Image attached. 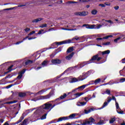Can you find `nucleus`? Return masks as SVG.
Instances as JSON below:
<instances>
[{"mask_svg": "<svg viewBox=\"0 0 125 125\" xmlns=\"http://www.w3.org/2000/svg\"><path fill=\"white\" fill-rule=\"evenodd\" d=\"M55 106H56V104L52 105L51 104L45 103L39 107V108L34 112L32 115L33 119H37V118H39V117H41L42 115H43V113H45L47 110H49V112H50L51 109H53Z\"/></svg>", "mask_w": 125, "mask_h": 125, "instance_id": "f257e3e1", "label": "nucleus"}, {"mask_svg": "<svg viewBox=\"0 0 125 125\" xmlns=\"http://www.w3.org/2000/svg\"><path fill=\"white\" fill-rule=\"evenodd\" d=\"M47 90H49V89H51V90L49 92V93L44 96H39L37 97V100H45L47 99H50L51 97V96H53L54 95V90H55V89L53 87H50L49 88H47Z\"/></svg>", "mask_w": 125, "mask_h": 125, "instance_id": "f03ea898", "label": "nucleus"}, {"mask_svg": "<svg viewBox=\"0 0 125 125\" xmlns=\"http://www.w3.org/2000/svg\"><path fill=\"white\" fill-rule=\"evenodd\" d=\"M110 52V50H107L106 51L102 52V51H99L98 53L96 55H94L93 56H95L96 57L95 61H100L101 59H103L102 57H100L101 55H105V54H109Z\"/></svg>", "mask_w": 125, "mask_h": 125, "instance_id": "7ed1b4c3", "label": "nucleus"}, {"mask_svg": "<svg viewBox=\"0 0 125 125\" xmlns=\"http://www.w3.org/2000/svg\"><path fill=\"white\" fill-rule=\"evenodd\" d=\"M80 38H73L72 40H67L63 41L60 42H55L54 44H56V45H62V44H67L69 43H73V41L75 40L76 41H78Z\"/></svg>", "mask_w": 125, "mask_h": 125, "instance_id": "20e7f679", "label": "nucleus"}, {"mask_svg": "<svg viewBox=\"0 0 125 125\" xmlns=\"http://www.w3.org/2000/svg\"><path fill=\"white\" fill-rule=\"evenodd\" d=\"M96 57L95 56H93L91 59L87 62H84L83 63H81L80 67L81 68H83V67H84L85 65H87V64H90L91 63H94V61H96Z\"/></svg>", "mask_w": 125, "mask_h": 125, "instance_id": "39448f33", "label": "nucleus"}, {"mask_svg": "<svg viewBox=\"0 0 125 125\" xmlns=\"http://www.w3.org/2000/svg\"><path fill=\"white\" fill-rule=\"evenodd\" d=\"M74 14L76 15V16H86L87 14H88V12L86 11L81 12H76L74 13Z\"/></svg>", "mask_w": 125, "mask_h": 125, "instance_id": "423d86ee", "label": "nucleus"}, {"mask_svg": "<svg viewBox=\"0 0 125 125\" xmlns=\"http://www.w3.org/2000/svg\"><path fill=\"white\" fill-rule=\"evenodd\" d=\"M27 39H28L29 41H31V40H34V39H36V37H32L29 38V36H26L25 38H24L22 39V41H19V42H16L15 44H20V43H21V42H24V41H26V40H27Z\"/></svg>", "mask_w": 125, "mask_h": 125, "instance_id": "0eeeda50", "label": "nucleus"}, {"mask_svg": "<svg viewBox=\"0 0 125 125\" xmlns=\"http://www.w3.org/2000/svg\"><path fill=\"white\" fill-rule=\"evenodd\" d=\"M107 102H105L103 104V106L100 108V110H101V109H103V108H105V107H106V106L108 105V103H109V102H111V101H112V98H111L110 97H108L107 98Z\"/></svg>", "mask_w": 125, "mask_h": 125, "instance_id": "6e6552de", "label": "nucleus"}, {"mask_svg": "<svg viewBox=\"0 0 125 125\" xmlns=\"http://www.w3.org/2000/svg\"><path fill=\"white\" fill-rule=\"evenodd\" d=\"M115 105L116 107V111L118 114H120L121 115H124V111L121 110L120 111H119V110H121V108H120V106H119V104L116 101L115 102Z\"/></svg>", "mask_w": 125, "mask_h": 125, "instance_id": "1a4fd4ad", "label": "nucleus"}, {"mask_svg": "<svg viewBox=\"0 0 125 125\" xmlns=\"http://www.w3.org/2000/svg\"><path fill=\"white\" fill-rule=\"evenodd\" d=\"M87 77L88 76L84 72L82 75H80V77H78V79L79 80V81H83V80H85Z\"/></svg>", "mask_w": 125, "mask_h": 125, "instance_id": "9d476101", "label": "nucleus"}, {"mask_svg": "<svg viewBox=\"0 0 125 125\" xmlns=\"http://www.w3.org/2000/svg\"><path fill=\"white\" fill-rule=\"evenodd\" d=\"M51 62L54 64V65L56 64H61V62H62V61L61 60H59L58 59H53L51 60Z\"/></svg>", "mask_w": 125, "mask_h": 125, "instance_id": "9b49d317", "label": "nucleus"}, {"mask_svg": "<svg viewBox=\"0 0 125 125\" xmlns=\"http://www.w3.org/2000/svg\"><path fill=\"white\" fill-rule=\"evenodd\" d=\"M68 120L67 117H61L59 118L57 120V119L54 120V122H56V123H59V122H62V121H66Z\"/></svg>", "mask_w": 125, "mask_h": 125, "instance_id": "f8f14e48", "label": "nucleus"}, {"mask_svg": "<svg viewBox=\"0 0 125 125\" xmlns=\"http://www.w3.org/2000/svg\"><path fill=\"white\" fill-rule=\"evenodd\" d=\"M75 54L74 52H72L71 53H70L69 55L66 56L65 57L66 60H68V61H69L72 58H73V56H74V55Z\"/></svg>", "mask_w": 125, "mask_h": 125, "instance_id": "ddd939ff", "label": "nucleus"}, {"mask_svg": "<svg viewBox=\"0 0 125 125\" xmlns=\"http://www.w3.org/2000/svg\"><path fill=\"white\" fill-rule=\"evenodd\" d=\"M113 37L112 35H108L106 36L105 37H104L103 38H98L96 39V41L98 42L99 41H102V40H107L109 38H112Z\"/></svg>", "mask_w": 125, "mask_h": 125, "instance_id": "4468645a", "label": "nucleus"}, {"mask_svg": "<svg viewBox=\"0 0 125 125\" xmlns=\"http://www.w3.org/2000/svg\"><path fill=\"white\" fill-rule=\"evenodd\" d=\"M83 27H85L86 29H94L95 25L94 24L91 25L89 24H83Z\"/></svg>", "mask_w": 125, "mask_h": 125, "instance_id": "2eb2a0df", "label": "nucleus"}, {"mask_svg": "<svg viewBox=\"0 0 125 125\" xmlns=\"http://www.w3.org/2000/svg\"><path fill=\"white\" fill-rule=\"evenodd\" d=\"M87 123L90 125H92V124H95V119L92 117H90L89 118V121H88Z\"/></svg>", "mask_w": 125, "mask_h": 125, "instance_id": "dca6fc26", "label": "nucleus"}, {"mask_svg": "<svg viewBox=\"0 0 125 125\" xmlns=\"http://www.w3.org/2000/svg\"><path fill=\"white\" fill-rule=\"evenodd\" d=\"M25 113H23L21 116L20 117V119L15 124V125H18V124H20L21 122H22V120H24L25 116H24Z\"/></svg>", "mask_w": 125, "mask_h": 125, "instance_id": "f3484780", "label": "nucleus"}, {"mask_svg": "<svg viewBox=\"0 0 125 125\" xmlns=\"http://www.w3.org/2000/svg\"><path fill=\"white\" fill-rule=\"evenodd\" d=\"M67 97V94L64 93L63 95H62L60 97V98H57L55 100V101H58L59 100H61L62 99H64Z\"/></svg>", "mask_w": 125, "mask_h": 125, "instance_id": "a211bd4d", "label": "nucleus"}, {"mask_svg": "<svg viewBox=\"0 0 125 125\" xmlns=\"http://www.w3.org/2000/svg\"><path fill=\"white\" fill-rule=\"evenodd\" d=\"M49 112V111H46L45 112V113L42 115H42L41 119V120H45V119H46V116H47V114H48V112ZM40 117H39V118H40Z\"/></svg>", "mask_w": 125, "mask_h": 125, "instance_id": "6ab92c4d", "label": "nucleus"}, {"mask_svg": "<svg viewBox=\"0 0 125 125\" xmlns=\"http://www.w3.org/2000/svg\"><path fill=\"white\" fill-rule=\"evenodd\" d=\"M83 93H79L77 92L74 94V96L75 97V98H74V99H76V98H78V97H80V96H81V95H83Z\"/></svg>", "mask_w": 125, "mask_h": 125, "instance_id": "aec40b11", "label": "nucleus"}, {"mask_svg": "<svg viewBox=\"0 0 125 125\" xmlns=\"http://www.w3.org/2000/svg\"><path fill=\"white\" fill-rule=\"evenodd\" d=\"M13 66H14V65L12 64L11 66H9V67L7 69V70L8 71L5 72L4 74H8V73H9V72H11L12 71V70H13V69H12V68H13Z\"/></svg>", "mask_w": 125, "mask_h": 125, "instance_id": "412c9836", "label": "nucleus"}, {"mask_svg": "<svg viewBox=\"0 0 125 125\" xmlns=\"http://www.w3.org/2000/svg\"><path fill=\"white\" fill-rule=\"evenodd\" d=\"M26 95H27V94H26V93H23V92L19 93V97H20L21 98H23V97H25Z\"/></svg>", "mask_w": 125, "mask_h": 125, "instance_id": "4be33fe9", "label": "nucleus"}, {"mask_svg": "<svg viewBox=\"0 0 125 125\" xmlns=\"http://www.w3.org/2000/svg\"><path fill=\"white\" fill-rule=\"evenodd\" d=\"M43 19L42 18H38L35 20H32V23H38V22H40V21H42L43 20Z\"/></svg>", "mask_w": 125, "mask_h": 125, "instance_id": "5701e85b", "label": "nucleus"}, {"mask_svg": "<svg viewBox=\"0 0 125 125\" xmlns=\"http://www.w3.org/2000/svg\"><path fill=\"white\" fill-rule=\"evenodd\" d=\"M17 84H19V83L18 82H16L14 84H10V85L7 86L6 87V88H7V89H8V88H10V87H11L12 86H13L14 85H16Z\"/></svg>", "mask_w": 125, "mask_h": 125, "instance_id": "b1692460", "label": "nucleus"}, {"mask_svg": "<svg viewBox=\"0 0 125 125\" xmlns=\"http://www.w3.org/2000/svg\"><path fill=\"white\" fill-rule=\"evenodd\" d=\"M45 33H46V31H44V30L43 29H41L38 33H36V36H38V35H42V34H45Z\"/></svg>", "mask_w": 125, "mask_h": 125, "instance_id": "393cba45", "label": "nucleus"}, {"mask_svg": "<svg viewBox=\"0 0 125 125\" xmlns=\"http://www.w3.org/2000/svg\"><path fill=\"white\" fill-rule=\"evenodd\" d=\"M86 104V102H78L77 103V106H84Z\"/></svg>", "mask_w": 125, "mask_h": 125, "instance_id": "a878e982", "label": "nucleus"}, {"mask_svg": "<svg viewBox=\"0 0 125 125\" xmlns=\"http://www.w3.org/2000/svg\"><path fill=\"white\" fill-rule=\"evenodd\" d=\"M33 61L31 60H28L26 62H25V65L27 66V65H30L31 64H33Z\"/></svg>", "mask_w": 125, "mask_h": 125, "instance_id": "bb28decb", "label": "nucleus"}, {"mask_svg": "<svg viewBox=\"0 0 125 125\" xmlns=\"http://www.w3.org/2000/svg\"><path fill=\"white\" fill-rule=\"evenodd\" d=\"M46 91H47V89H42L38 91L37 93V94H40V95H41V94H42L44 92H45Z\"/></svg>", "mask_w": 125, "mask_h": 125, "instance_id": "cd10ccee", "label": "nucleus"}, {"mask_svg": "<svg viewBox=\"0 0 125 125\" xmlns=\"http://www.w3.org/2000/svg\"><path fill=\"white\" fill-rule=\"evenodd\" d=\"M91 111H94V108H91L90 109H89L88 110L86 109L84 110V113L85 114H89V113H90Z\"/></svg>", "mask_w": 125, "mask_h": 125, "instance_id": "c85d7f7f", "label": "nucleus"}, {"mask_svg": "<svg viewBox=\"0 0 125 125\" xmlns=\"http://www.w3.org/2000/svg\"><path fill=\"white\" fill-rule=\"evenodd\" d=\"M73 51H74V47H70L67 49L66 52H67V53H70L72 52Z\"/></svg>", "mask_w": 125, "mask_h": 125, "instance_id": "c756f323", "label": "nucleus"}, {"mask_svg": "<svg viewBox=\"0 0 125 125\" xmlns=\"http://www.w3.org/2000/svg\"><path fill=\"white\" fill-rule=\"evenodd\" d=\"M76 117V114L73 113L71 115H69L68 117L67 116V117L68 118L67 120H69V119H74V118H75Z\"/></svg>", "mask_w": 125, "mask_h": 125, "instance_id": "7c9ffc66", "label": "nucleus"}, {"mask_svg": "<svg viewBox=\"0 0 125 125\" xmlns=\"http://www.w3.org/2000/svg\"><path fill=\"white\" fill-rule=\"evenodd\" d=\"M88 84H84L83 85L80 86L77 88V89H84L86 86H87Z\"/></svg>", "mask_w": 125, "mask_h": 125, "instance_id": "2f4dec72", "label": "nucleus"}, {"mask_svg": "<svg viewBox=\"0 0 125 125\" xmlns=\"http://www.w3.org/2000/svg\"><path fill=\"white\" fill-rule=\"evenodd\" d=\"M101 82V79L100 78L97 79L96 80H95L94 84L96 85V84H98V83H100Z\"/></svg>", "mask_w": 125, "mask_h": 125, "instance_id": "473e14b6", "label": "nucleus"}, {"mask_svg": "<svg viewBox=\"0 0 125 125\" xmlns=\"http://www.w3.org/2000/svg\"><path fill=\"white\" fill-rule=\"evenodd\" d=\"M77 82H80L79 78L78 79L76 78H73L72 79L71 83H77Z\"/></svg>", "mask_w": 125, "mask_h": 125, "instance_id": "72a5a7b5", "label": "nucleus"}, {"mask_svg": "<svg viewBox=\"0 0 125 125\" xmlns=\"http://www.w3.org/2000/svg\"><path fill=\"white\" fill-rule=\"evenodd\" d=\"M27 122H28V119H25L23 121L22 123L20 124L19 125H27Z\"/></svg>", "mask_w": 125, "mask_h": 125, "instance_id": "f704fd0d", "label": "nucleus"}, {"mask_svg": "<svg viewBox=\"0 0 125 125\" xmlns=\"http://www.w3.org/2000/svg\"><path fill=\"white\" fill-rule=\"evenodd\" d=\"M115 121H116V117L111 118L109 121V124H114Z\"/></svg>", "mask_w": 125, "mask_h": 125, "instance_id": "c9c22d12", "label": "nucleus"}, {"mask_svg": "<svg viewBox=\"0 0 125 125\" xmlns=\"http://www.w3.org/2000/svg\"><path fill=\"white\" fill-rule=\"evenodd\" d=\"M105 123L104 122V120H100V121L96 124L97 125H104Z\"/></svg>", "mask_w": 125, "mask_h": 125, "instance_id": "e433bc0d", "label": "nucleus"}, {"mask_svg": "<svg viewBox=\"0 0 125 125\" xmlns=\"http://www.w3.org/2000/svg\"><path fill=\"white\" fill-rule=\"evenodd\" d=\"M17 101L15 100L13 101L6 102V103H4V104H13L14 103H17Z\"/></svg>", "mask_w": 125, "mask_h": 125, "instance_id": "4c0bfd02", "label": "nucleus"}, {"mask_svg": "<svg viewBox=\"0 0 125 125\" xmlns=\"http://www.w3.org/2000/svg\"><path fill=\"white\" fill-rule=\"evenodd\" d=\"M107 23L106 22L102 23V24H99L97 26L98 29H99V28H100V27H102V26H107Z\"/></svg>", "mask_w": 125, "mask_h": 125, "instance_id": "58836bf2", "label": "nucleus"}, {"mask_svg": "<svg viewBox=\"0 0 125 125\" xmlns=\"http://www.w3.org/2000/svg\"><path fill=\"white\" fill-rule=\"evenodd\" d=\"M48 63V61L45 60L42 62V66H46Z\"/></svg>", "mask_w": 125, "mask_h": 125, "instance_id": "ea45409f", "label": "nucleus"}, {"mask_svg": "<svg viewBox=\"0 0 125 125\" xmlns=\"http://www.w3.org/2000/svg\"><path fill=\"white\" fill-rule=\"evenodd\" d=\"M11 93H12V97H14V96H16V95H18L19 93L18 92H14L13 91H11Z\"/></svg>", "mask_w": 125, "mask_h": 125, "instance_id": "a19ab883", "label": "nucleus"}, {"mask_svg": "<svg viewBox=\"0 0 125 125\" xmlns=\"http://www.w3.org/2000/svg\"><path fill=\"white\" fill-rule=\"evenodd\" d=\"M2 102H3V101H1V100H0V108H2V107H5L4 104H4L5 103L1 104Z\"/></svg>", "mask_w": 125, "mask_h": 125, "instance_id": "79ce46f5", "label": "nucleus"}, {"mask_svg": "<svg viewBox=\"0 0 125 125\" xmlns=\"http://www.w3.org/2000/svg\"><path fill=\"white\" fill-rule=\"evenodd\" d=\"M91 14H93V15H95L97 14V10H96L95 9L91 11Z\"/></svg>", "mask_w": 125, "mask_h": 125, "instance_id": "37998d69", "label": "nucleus"}, {"mask_svg": "<svg viewBox=\"0 0 125 125\" xmlns=\"http://www.w3.org/2000/svg\"><path fill=\"white\" fill-rule=\"evenodd\" d=\"M78 1H68L66 3H78Z\"/></svg>", "mask_w": 125, "mask_h": 125, "instance_id": "c03bdc74", "label": "nucleus"}, {"mask_svg": "<svg viewBox=\"0 0 125 125\" xmlns=\"http://www.w3.org/2000/svg\"><path fill=\"white\" fill-rule=\"evenodd\" d=\"M22 77H23V75H22V74H19V75L18 76L16 79H17V80H21V79L22 78Z\"/></svg>", "mask_w": 125, "mask_h": 125, "instance_id": "a18cd8bd", "label": "nucleus"}, {"mask_svg": "<svg viewBox=\"0 0 125 125\" xmlns=\"http://www.w3.org/2000/svg\"><path fill=\"white\" fill-rule=\"evenodd\" d=\"M105 21V22H107L108 23H110V24H113V21L111 20H105L104 19L103 20V21Z\"/></svg>", "mask_w": 125, "mask_h": 125, "instance_id": "49530a36", "label": "nucleus"}, {"mask_svg": "<svg viewBox=\"0 0 125 125\" xmlns=\"http://www.w3.org/2000/svg\"><path fill=\"white\" fill-rule=\"evenodd\" d=\"M25 72H26V70L25 69H23L19 73V74L23 76V74H24Z\"/></svg>", "mask_w": 125, "mask_h": 125, "instance_id": "de8ad7c7", "label": "nucleus"}, {"mask_svg": "<svg viewBox=\"0 0 125 125\" xmlns=\"http://www.w3.org/2000/svg\"><path fill=\"white\" fill-rule=\"evenodd\" d=\"M91 73H92L91 70H89L85 73H86V75L88 77V76H89V75H91Z\"/></svg>", "mask_w": 125, "mask_h": 125, "instance_id": "09e8293b", "label": "nucleus"}, {"mask_svg": "<svg viewBox=\"0 0 125 125\" xmlns=\"http://www.w3.org/2000/svg\"><path fill=\"white\" fill-rule=\"evenodd\" d=\"M103 45H110V44H111V42H106L105 43H103Z\"/></svg>", "mask_w": 125, "mask_h": 125, "instance_id": "8fccbe9b", "label": "nucleus"}, {"mask_svg": "<svg viewBox=\"0 0 125 125\" xmlns=\"http://www.w3.org/2000/svg\"><path fill=\"white\" fill-rule=\"evenodd\" d=\"M45 27H47V24L46 23L43 24L40 26V28H44Z\"/></svg>", "mask_w": 125, "mask_h": 125, "instance_id": "3c124183", "label": "nucleus"}, {"mask_svg": "<svg viewBox=\"0 0 125 125\" xmlns=\"http://www.w3.org/2000/svg\"><path fill=\"white\" fill-rule=\"evenodd\" d=\"M14 8H15V7H11L10 8L4 9V10H7V11L12 10V9H14Z\"/></svg>", "mask_w": 125, "mask_h": 125, "instance_id": "603ef678", "label": "nucleus"}, {"mask_svg": "<svg viewBox=\"0 0 125 125\" xmlns=\"http://www.w3.org/2000/svg\"><path fill=\"white\" fill-rule=\"evenodd\" d=\"M35 33H36V31H32V32H31L30 33H29L28 34V36H32V35L35 34Z\"/></svg>", "mask_w": 125, "mask_h": 125, "instance_id": "864d4df0", "label": "nucleus"}, {"mask_svg": "<svg viewBox=\"0 0 125 125\" xmlns=\"http://www.w3.org/2000/svg\"><path fill=\"white\" fill-rule=\"evenodd\" d=\"M106 93H107V94H108V95H110V94H111V91L110 90H106L105 91Z\"/></svg>", "mask_w": 125, "mask_h": 125, "instance_id": "5fc2aeb1", "label": "nucleus"}, {"mask_svg": "<svg viewBox=\"0 0 125 125\" xmlns=\"http://www.w3.org/2000/svg\"><path fill=\"white\" fill-rule=\"evenodd\" d=\"M68 71H69V68H67L62 73V74L61 75V77L63 76V75H64L66 73V72H68Z\"/></svg>", "mask_w": 125, "mask_h": 125, "instance_id": "6e6d98bb", "label": "nucleus"}, {"mask_svg": "<svg viewBox=\"0 0 125 125\" xmlns=\"http://www.w3.org/2000/svg\"><path fill=\"white\" fill-rule=\"evenodd\" d=\"M88 121H85V122H83V123H82L81 124V125H89L88 124V123H87Z\"/></svg>", "mask_w": 125, "mask_h": 125, "instance_id": "4d7b16f0", "label": "nucleus"}, {"mask_svg": "<svg viewBox=\"0 0 125 125\" xmlns=\"http://www.w3.org/2000/svg\"><path fill=\"white\" fill-rule=\"evenodd\" d=\"M90 84H94V81H90L88 85H90Z\"/></svg>", "mask_w": 125, "mask_h": 125, "instance_id": "13d9d810", "label": "nucleus"}, {"mask_svg": "<svg viewBox=\"0 0 125 125\" xmlns=\"http://www.w3.org/2000/svg\"><path fill=\"white\" fill-rule=\"evenodd\" d=\"M121 39V37H118L114 40L115 42H118V41H119Z\"/></svg>", "mask_w": 125, "mask_h": 125, "instance_id": "bf43d9fd", "label": "nucleus"}, {"mask_svg": "<svg viewBox=\"0 0 125 125\" xmlns=\"http://www.w3.org/2000/svg\"><path fill=\"white\" fill-rule=\"evenodd\" d=\"M30 30H31V29H30V28L27 27L26 28H25V29H24V31H25V32H26V33H28V32H29V31H30Z\"/></svg>", "mask_w": 125, "mask_h": 125, "instance_id": "052dcab7", "label": "nucleus"}, {"mask_svg": "<svg viewBox=\"0 0 125 125\" xmlns=\"http://www.w3.org/2000/svg\"><path fill=\"white\" fill-rule=\"evenodd\" d=\"M78 88H76L73 90H72L71 92H72V93H74V92H77V90H78Z\"/></svg>", "mask_w": 125, "mask_h": 125, "instance_id": "680f3d73", "label": "nucleus"}, {"mask_svg": "<svg viewBox=\"0 0 125 125\" xmlns=\"http://www.w3.org/2000/svg\"><path fill=\"white\" fill-rule=\"evenodd\" d=\"M8 78H11V76H10V74H8L7 76L5 77V79L6 80V79H8Z\"/></svg>", "mask_w": 125, "mask_h": 125, "instance_id": "e2e57ef3", "label": "nucleus"}, {"mask_svg": "<svg viewBox=\"0 0 125 125\" xmlns=\"http://www.w3.org/2000/svg\"><path fill=\"white\" fill-rule=\"evenodd\" d=\"M99 6H101L102 7H105V4H100L99 5Z\"/></svg>", "mask_w": 125, "mask_h": 125, "instance_id": "0e129e2a", "label": "nucleus"}, {"mask_svg": "<svg viewBox=\"0 0 125 125\" xmlns=\"http://www.w3.org/2000/svg\"><path fill=\"white\" fill-rule=\"evenodd\" d=\"M120 82H121V83H124V82H125V78L120 79Z\"/></svg>", "mask_w": 125, "mask_h": 125, "instance_id": "69168bd1", "label": "nucleus"}, {"mask_svg": "<svg viewBox=\"0 0 125 125\" xmlns=\"http://www.w3.org/2000/svg\"><path fill=\"white\" fill-rule=\"evenodd\" d=\"M119 8H120V7H119V6H116L114 7V9H115V10H118Z\"/></svg>", "mask_w": 125, "mask_h": 125, "instance_id": "338daca9", "label": "nucleus"}, {"mask_svg": "<svg viewBox=\"0 0 125 125\" xmlns=\"http://www.w3.org/2000/svg\"><path fill=\"white\" fill-rule=\"evenodd\" d=\"M122 63H123V64H125V58L122 59Z\"/></svg>", "mask_w": 125, "mask_h": 125, "instance_id": "774afa93", "label": "nucleus"}]
</instances>
